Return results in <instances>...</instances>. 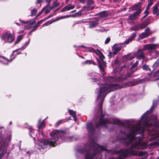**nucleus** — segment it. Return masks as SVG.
I'll use <instances>...</instances> for the list:
<instances>
[{"label": "nucleus", "mask_w": 159, "mask_h": 159, "mask_svg": "<svg viewBox=\"0 0 159 159\" xmlns=\"http://www.w3.org/2000/svg\"><path fill=\"white\" fill-rule=\"evenodd\" d=\"M122 87H121L118 84H104L102 85L99 89H97L96 91V93L98 94V99L101 98V102L100 105L101 113L102 112V102L104 99L107 94L115 90L119 89Z\"/></svg>", "instance_id": "nucleus-1"}, {"label": "nucleus", "mask_w": 159, "mask_h": 159, "mask_svg": "<svg viewBox=\"0 0 159 159\" xmlns=\"http://www.w3.org/2000/svg\"><path fill=\"white\" fill-rule=\"evenodd\" d=\"M59 133V131L57 130L53 131L50 134V135L52 137V141L50 140H45L43 143V146L44 145H49L52 146H54L55 142L57 140V138H54V137H57Z\"/></svg>", "instance_id": "nucleus-2"}, {"label": "nucleus", "mask_w": 159, "mask_h": 159, "mask_svg": "<svg viewBox=\"0 0 159 159\" xmlns=\"http://www.w3.org/2000/svg\"><path fill=\"white\" fill-rule=\"evenodd\" d=\"M140 129V127L139 125H134L133 126L131 129V134L126 136L127 139L129 141L128 143H130L134 139L135 135L138 134L137 132Z\"/></svg>", "instance_id": "nucleus-3"}, {"label": "nucleus", "mask_w": 159, "mask_h": 159, "mask_svg": "<svg viewBox=\"0 0 159 159\" xmlns=\"http://www.w3.org/2000/svg\"><path fill=\"white\" fill-rule=\"evenodd\" d=\"M15 39L14 34L6 32L4 33L2 36V40L5 42L11 43L13 42Z\"/></svg>", "instance_id": "nucleus-4"}, {"label": "nucleus", "mask_w": 159, "mask_h": 159, "mask_svg": "<svg viewBox=\"0 0 159 159\" xmlns=\"http://www.w3.org/2000/svg\"><path fill=\"white\" fill-rule=\"evenodd\" d=\"M130 150L129 149H123L120 152V155L118 159H122L126 157L127 155L130 154H132L134 156H137L138 152H129Z\"/></svg>", "instance_id": "nucleus-5"}, {"label": "nucleus", "mask_w": 159, "mask_h": 159, "mask_svg": "<svg viewBox=\"0 0 159 159\" xmlns=\"http://www.w3.org/2000/svg\"><path fill=\"white\" fill-rule=\"evenodd\" d=\"M120 121L118 119L114 118L113 119V122L111 123V122L109 121L107 119H100L99 120V123L97 125V126H98L100 125H105V124L109 123H113L114 124H118L120 123Z\"/></svg>", "instance_id": "nucleus-6"}, {"label": "nucleus", "mask_w": 159, "mask_h": 159, "mask_svg": "<svg viewBox=\"0 0 159 159\" xmlns=\"http://www.w3.org/2000/svg\"><path fill=\"white\" fill-rule=\"evenodd\" d=\"M148 78L152 81L159 80V69L157 71L151 72L148 74Z\"/></svg>", "instance_id": "nucleus-7"}, {"label": "nucleus", "mask_w": 159, "mask_h": 159, "mask_svg": "<svg viewBox=\"0 0 159 159\" xmlns=\"http://www.w3.org/2000/svg\"><path fill=\"white\" fill-rule=\"evenodd\" d=\"M94 7L93 2V0H88L87 5L84 6L82 9V10L87 11L92 9Z\"/></svg>", "instance_id": "nucleus-8"}, {"label": "nucleus", "mask_w": 159, "mask_h": 159, "mask_svg": "<svg viewBox=\"0 0 159 159\" xmlns=\"http://www.w3.org/2000/svg\"><path fill=\"white\" fill-rule=\"evenodd\" d=\"M157 47V44H148L144 45L143 50H152L155 49Z\"/></svg>", "instance_id": "nucleus-9"}, {"label": "nucleus", "mask_w": 159, "mask_h": 159, "mask_svg": "<svg viewBox=\"0 0 159 159\" xmlns=\"http://www.w3.org/2000/svg\"><path fill=\"white\" fill-rule=\"evenodd\" d=\"M138 17L137 16L134 14H132L129 16L128 18V23L132 24L134 23V21L138 19Z\"/></svg>", "instance_id": "nucleus-10"}, {"label": "nucleus", "mask_w": 159, "mask_h": 159, "mask_svg": "<svg viewBox=\"0 0 159 159\" xmlns=\"http://www.w3.org/2000/svg\"><path fill=\"white\" fill-rule=\"evenodd\" d=\"M143 49H139L138 50L136 53H135L134 55L138 59L144 58V52H143Z\"/></svg>", "instance_id": "nucleus-11"}, {"label": "nucleus", "mask_w": 159, "mask_h": 159, "mask_svg": "<svg viewBox=\"0 0 159 159\" xmlns=\"http://www.w3.org/2000/svg\"><path fill=\"white\" fill-rule=\"evenodd\" d=\"M146 27L145 26L143 23L140 24L138 23L135 25L134 26L133 28V30H136L139 29H143L144 28Z\"/></svg>", "instance_id": "nucleus-12"}, {"label": "nucleus", "mask_w": 159, "mask_h": 159, "mask_svg": "<svg viewBox=\"0 0 159 159\" xmlns=\"http://www.w3.org/2000/svg\"><path fill=\"white\" fill-rule=\"evenodd\" d=\"M145 145L141 144L140 142L136 143L135 144L132 145L133 148H135L138 149H143L144 148Z\"/></svg>", "instance_id": "nucleus-13"}, {"label": "nucleus", "mask_w": 159, "mask_h": 159, "mask_svg": "<svg viewBox=\"0 0 159 159\" xmlns=\"http://www.w3.org/2000/svg\"><path fill=\"white\" fill-rule=\"evenodd\" d=\"M75 7V5H73L72 4H69L66 6L62 9L63 11H69V10L73 9Z\"/></svg>", "instance_id": "nucleus-14"}, {"label": "nucleus", "mask_w": 159, "mask_h": 159, "mask_svg": "<svg viewBox=\"0 0 159 159\" xmlns=\"http://www.w3.org/2000/svg\"><path fill=\"white\" fill-rule=\"evenodd\" d=\"M121 46L116 44H115L112 48V50L116 53L120 50Z\"/></svg>", "instance_id": "nucleus-15"}, {"label": "nucleus", "mask_w": 159, "mask_h": 159, "mask_svg": "<svg viewBox=\"0 0 159 159\" xmlns=\"http://www.w3.org/2000/svg\"><path fill=\"white\" fill-rule=\"evenodd\" d=\"M94 146L95 148V152H96V151H100L101 150H105V148L104 147L97 144H95Z\"/></svg>", "instance_id": "nucleus-16"}, {"label": "nucleus", "mask_w": 159, "mask_h": 159, "mask_svg": "<svg viewBox=\"0 0 159 159\" xmlns=\"http://www.w3.org/2000/svg\"><path fill=\"white\" fill-rule=\"evenodd\" d=\"M152 13L153 14L157 16L159 15V10L157 6L155 5L153 7Z\"/></svg>", "instance_id": "nucleus-17"}, {"label": "nucleus", "mask_w": 159, "mask_h": 159, "mask_svg": "<svg viewBox=\"0 0 159 159\" xmlns=\"http://www.w3.org/2000/svg\"><path fill=\"white\" fill-rule=\"evenodd\" d=\"M68 17H69V16H63L58 17L56 18V19L53 20L52 21H50V24H52V23H53L55 22H56V21H57L58 20H59L61 19L65 18H67Z\"/></svg>", "instance_id": "nucleus-18"}, {"label": "nucleus", "mask_w": 159, "mask_h": 159, "mask_svg": "<svg viewBox=\"0 0 159 159\" xmlns=\"http://www.w3.org/2000/svg\"><path fill=\"white\" fill-rule=\"evenodd\" d=\"M41 119H39L38 122V128L39 129L43 127L45 125V124L44 121H43L41 122Z\"/></svg>", "instance_id": "nucleus-19"}, {"label": "nucleus", "mask_w": 159, "mask_h": 159, "mask_svg": "<svg viewBox=\"0 0 159 159\" xmlns=\"http://www.w3.org/2000/svg\"><path fill=\"white\" fill-rule=\"evenodd\" d=\"M87 128L89 131H91L93 129V125L92 123H89L87 124Z\"/></svg>", "instance_id": "nucleus-20"}, {"label": "nucleus", "mask_w": 159, "mask_h": 159, "mask_svg": "<svg viewBox=\"0 0 159 159\" xmlns=\"http://www.w3.org/2000/svg\"><path fill=\"white\" fill-rule=\"evenodd\" d=\"M44 7L46 8L44 10V12L46 14L49 13L52 8L51 7H47V6H46Z\"/></svg>", "instance_id": "nucleus-21"}, {"label": "nucleus", "mask_w": 159, "mask_h": 159, "mask_svg": "<svg viewBox=\"0 0 159 159\" xmlns=\"http://www.w3.org/2000/svg\"><path fill=\"white\" fill-rule=\"evenodd\" d=\"M98 23L97 21H93L91 22L89 25V28H92L94 27L98 24Z\"/></svg>", "instance_id": "nucleus-22"}, {"label": "nucleus", "mask_w": 159, "mask_h": 159, "mask_svg": "<svg viewBox=\"0 0 159 159\" xmlns=\"http://www.w3.org/2000/svg\"><path fill=\"white\" fill-rule=\"evenodd\" d=\"M159 65V58H158L157 61L154 63L152 66V68L154 70H155L156 67Z\"/></svg>", "instance_id": "nucleus-23"}, {"label": "nucleus", "mask_w": 159, "mask_h": 159, "mask_svg": "<svg viewBox=\"0 0 159 159\" xmlns=\"http://www.w3.org/2000/svg\"><path fill=\"white\" fill-rule=\"evenodd\" d=\"M99 15L102 17H106L107 16V12L105 11L101 12L99 14Z\"/></svg>", "instance_id": "nucleus-24"}, {"label": "nucleus", "mask_w": 159, "mask_h": 159, "mask_svg": "<svg viewBox=\"0 0 159 159\" xmlns=\"http://www.w3.org/2000/svg\"><path fill=\"white\" fill-rule=\"evenodd\" d=\"M149 36L148 34H147L145 32L142 33L140 35V38L143 39Z\"/></svg>", "instance_id": "nucleus-25"}, {"label": "nucleus", "mask_w": 159, "mask_h": 159, "mask_svg": "<svg viewBox=\"0 0 159 159\" xmlns=\"http://www.w3.org/2000/svg\"><path fill=\"white\" fill-rule=\"evenodd\" d=\"M135 36L133 35L130 38H129L126 40L125 42V43L126 44H128L129 42L131 41L135 37Z\"/></svg>", "instance_id": "nucleus-26"}, {"label": "nucleus", "mask_w": 159, "mask_h": 159, "mask_svg": "<svg viewBox=\"0 0 159 159\" xmlns=\"http://www.w3.org/2000/svg\"><path fill=\"white\" fill-rule=\"evenodd\" d=\"M150 19L149 18H148L143 22V23L146 27L150 24Z\"/></svg>", "instance_id": "nucleus-27"}, {"label": "nucleus", "mask_w": 159, "mask_h": 159, "mask_svg": "<svg viewBox=\"0 0 159 159\" xmlns=\"http://www.w3.org/2000/svg\"><path fill=\"white\" fill-rule=\"evenodd\" d=\"M143 70H145L146 71H151L150 68L149 67V66L148 65L146 64H145L143 66Z\"/></svg>", "instance_id": "nucleus-28"}, {"label": "nucleus", "mask_w": 159, "mask_h": 159, "mask_svg": "<svg viewBox=\"0 0 159 159\" xmlns=\"http://www.w3.org/2000/svg\"><path fill=\"white\" fill-rule=\"evenodd\" d=\"M22 35H21L18 36L16 41L15 43V44L17 43L21 40L22 38Z\"/></svg>", "instance_id": "nucleus-29"}, {"label": "nucleus", "mask_w": 159, "mask_h": 159, "mask_svg": "<svg viewBox=\"0 0 159 159\" xmlns=\"http://www.w3.org/2000/svg\"><path fill=\"white\" fill-rule=\"evenodd\" d=\"M145 32L147 34H148L149 36L151 35L152 34V32L150 31V29L148 27L145 30Z\"/></svg>", "instance_id": "nucleus-30"}, {"label": "nucleus", "mask_w": 159, "mask_h": 159, "mask_svg": "<svg viewBox=\"0 0 159 159\" xmlns=\"http://www.w3.org/2000/svg\"><path fill=\"white\" fill-rule=\"evenodd\" d=\"M147 154V152H146L141 151L139 152L138 154V156H144Z\"/></svg>", "instance_id": "nucleus-31"}, {"label": "nucleus", "mask_w": 159, "mask_h": 159, "mask_svg": "<svg viewBox=\"0 0 159 159\" xmlns=\"http://www.w3.org/2000/svg\"><path fill=\"white\" fill-rule=\"evenodd\" d=\"M37 12V10L36 9H34L31 11V16H33L36 15V13Z\"/></svg>", "instance_id": "nucleus-32"}, {"label": "nucleus", "mask_w": 159, "mask_h": 159, "mask_svg": "<svg viewBox=\"0 0 159 159\" xmlns=\"http://www.w3.org/2000/svg\"><path fill=\"white\" fill-rule=\"evenodd\" d=\"M116 54V53H115V52L114 51H113V52H109V55L110 57H111L114 56Z\"/></svg>", "instance_id": "nucleus-33"}, {"label": "nucleus", "mask_w": 159, "mask_h": 159, "mask_svg": "<svg viewBox=\"0 0 159 159\" xmlns=\"http://www.w3.org/2000/svg\"><path fill=\"white\" fill-rule=\"evenodd\" d=\"M138 63L139 61H137L135 63H134L132 67H131L130 69L131 70L134 69L137 66Z\"/></svg>", "instance_id": "nucleus-34"}, {"label": "nucleus", "mask_w": 159, "mask_h": 159, "mask_svg": "<svg viewBox=\"0 0 159 159\" xmlns=\"http://www.w3.org/2000/svg\"><path fill=\"white\" fill-rule=\"evenodd\" d=\"M141 9L140 8H138V10L137 11L134 12V14H134L135 15H136V16H137V15L139 14L140 13H141Z\"/></svg>", "instance_id": "nucleus-35"}, {"label": "nucleus", "mask_w": 159, "mask_h": 159, "mask_svg": "<svg viewBox=\"0 0 159 159\" xmlns=\"http://www.w3.org/2000/svg\"><path fill=\"white\" fill-rule=\"evenodd\" d=\"M68 111L70 114L72 115V116L76 114L75 112L72 110L69 109Z\"/></svg>", "instance_id": "nucleus-36"}, {"label": "nucleus", "mask_w": 159, "mask_h": 159, "mask_svg": "<svg viewBox=\"0 0 159 159\" xmlns=\"http://www.w3.org/2000/svg\"><path fill=\"white\" fill-rule=\"evenodd\" d=\"M91 64V61L90 60H87L82 63V64L84 65Z\"/></svg>", "instance_id": "nucleus-37"}, {"label": "nucleus", "mask_w": 159, "mask_h": 159, "mask_svg": "<svg viewBox=\"0 0 159 159\" xmlns=\"http://www.w3.org/2000/svg\"><path fill=\"white\" fill-rule=\"evenodd\" d=\"M134 57L133 56H131L130 55H129L127 56L126 58L128 60H131Z\"/></svg>", "instance_id": "nucleus-38"}, {"label": "nucleus", "mask_w": 159, "mask_h": 159, "mask_svg": "<svg viewBox=\"0 0 159 159\" xmlns=\"http://www.w3.org/2000/svg\"><path fill=\"white\" fill-rule=\"evenodd\" d=\"M59 5V4L58 3L55 2L53 4V6L52 7V8H55V7L58 6Z\"/></svg>", "instance_id": "nucleus-39"}, {"label": "nucleus", "mask_w": 159, "mask_h": 159, "mask_svg": "<svg viewBox=\"0 0 159 159\" xmlns=\"http://www.w3.org/2000/svg\"><path fill=\"white\" fill-rule=\"evenodd\" d=\"M98 67L100 70H101L103 72H104V69H103L102 64H101L99 63Z\"/></svg>", "instance_id": "nucleus-40"}, {"label": "nucleus", "mask_w": 159, "mask_h": 159, "mask_svg": "<svg viewBox=\"0 0 159 159\" xmlns=\"http://www.w3.org/2000/svg\"><path fill=\"white\" fill-rule=\"evenodd\" d=\"M50 21H49L48 22H46L44 23L43 25V26H47V25H48L49 24H50Z\"/></svg>", "instance_id": "nucleus-41"}, {"label": "nucleus", "mask_w": 159, "mask_h": 159, "mask_svg": "<svg viewBox=\"0 0 159 159\" xmlns=\"http://www.w3.org/2000/svg\"><path fill=\"white\" fill-rule=\"evenodd\" d=\"M99 57L102 60H103V59L105 58V57L102 54V53H101L100 55L99 56Z\"/></svg>", "instance_id": "nucleus-42"}, {"label": "nucleus", "mask_w": 159, "mask_h": 159, "mask_svg": "<svg viewBox=\"0 0 159 159\" xmlns=\"http://www.w3.org/2000/svg\"><path fill=\"white\" fill-rule=\"evenodd\" d=\"M110 41V38L109 37L107 38L105 41V43H108Z\"/></svg>", "instance_id": "nucleus-43"}, {"label": "nucleus", "mask_w": 159, "mask_h": 159, "mask_svg": "<svg viewBox=\"0 0 159 159\" xmlns=\"http://www.w3.org/2000/svg\"><path fill=\"white\" fill-rule=\"evenodd\" d=\"M46 8L45 7H44L42 10L41 11L38 13V16H39L44 11V9Z\"/></svg>", "instance_id": "nucleus-44"}, {"label": "nucleus", "mask_w": 159, "mask_h": 159, "mask_svg": "<svg viewBox=\"0 0 159 159\" xmlns=\"http://www.w3.org/2000/svg\"><path fill=\"white\" fill-rule=\"evenodd\" d=\"M38 27L37 25H36L34 26V29L31 31V32H32L36 30Z\"/></svg>", "instance_id": "nucleus-45"}, {"label": "nucleus", "mask_w": 159, "mask_h": 159, "mask_svg": "<svg viewBox=\"0 0 159 159\" xmlns=\"http://www.w3.org/2000/svg\"><path fill=\"white\" fill-rule=\"evenodd\" d=\"M61 121H62V120H60L59 121L57 122L56 124V126H58L61 123Z\"/></svg>", "instance_id": "nucleus-46"}, {"label": "nucleus", "mask_w": 159, "mask_h": 159, "mask_svg": "<svg viewBox=\"0 0 159 159\" xmlns=\"http://www.w3.org/2000/svg\"><path fill=\"white\" fill-rule=\"evenodd\" d=\"M61 121H62V120H60L59 121L57 122L56 124V126H58L61 123Z\"/></svg>", "instance_id": "nucleus-47"}, {"label": "nucleus", "mask_w": 159, "mask_h": 159, "mask_svg": "<svg viewBox=\"0 0 159 159\" xmlns=\"http://www.w3.org/2000/svg\"><path fill=\"white\" fill-rule=\"evenodd\" d=\"M90 154H87V156L86 157L85 159H91V157H90Z\"/></svg>", "instance_id": "nucleus-48"}, {"label": "nucleus", "mask_w": 159, "mask_h": 159, "mask_svg": "<svg viewBox=\"0 0 159 159\" xmlns=\"http://www.w3.org/2000/svg\"><path fill=\"white\" fill-rule=\"evenodd\" d=\"M149 13V11H148V10L147 9H145V11H144V14L145 15H147L148 16V15Z\"/></svg>", "instance_id": "nucleus-49"}, {"label": "nucleus", "mask_w": 159, "mask_h": 159, "mask_svg": "<svg viewBox=\"0 0 159 159\" xmlns=\"http://www.w3.org/2000/svg\"><path fill=\"white\" fill-rule=\"evenodd\" d=\"M148 2H148V5H149V6H151L152 5V4H153V1H150V0H148Z\"/></svg>", "instance_id": "nucleus-50"}, {"label": "nucleus", "mask_w": 159, "mask_h": 159, "mask_svg": "<svg viewBox=\"0 0 159 159\" xmlns=\"http://www.w3.org/2000/svg\"><path fill=\"white\" fill-rule=\"evenodd\" d=\"M121 70V68H118V70H113L114 72L115 73H116V72H118V70H119V71H120V70Z\"/></svg>", "instance_id": "nucleus-51"}, {"label": "nucleus", "mask_w": 159, "mask_h": 159, "mask_svg": "<svg viewBox=\"0 0 159 159\" xmlns=\"http://www.w3.org/2000/svg\"><path fill=\"white\" fill-rule=\"evenodd\" d=\"M155 106V102H154L153 103L152 106L151 108V111L153 108Z\"/></svg>", "instance_id": "nucleus-52"}, {"label": "nucleus", "mask_w": 159, "mask_h": 159, "mask_svg": "<svg viewBox=\"0 0 159 159\" xmlns=\"http://www.w3.org/2000/svg\"><path fill=\"white\" fill-rule=\"evenodd\" d=\"M42 0H37L36 1V3L37 4H39L41 2H42Z\"/></svg>", "instance_id": "nucleus-53"}, {"label": "nucleus", "mask_w": 159, "mask_h": 159, "mask_svg": "<svg viewBox=\"0 0 159 159\" xmlns=\"http://www.w3.org/2000/svg\"><path fill=\"white\" fill-rule=\"evenodd\" d=\"M87 0H80V2L84 4L87 1Z\"/></svg>", "instance_id": "nucleus-54"}, {"label": "nucleus", "mask_w": 159, "mask_h": 159, "mask_svg": "<svg viewBox=\"0 0 159 159\" xmlns=\"http://www.w3.org/2000/svg\"><path fill=\"white\" fill-rule=\"evenodd\" d=\"M73 118H74V119L75 121H76V120H77L76 118V114L73 116Z\"/></svg>", "instance_id": "nucleus-55"}, {"label": "nucleus", "mask_w": 159, "mask_h": 159, "mask_svg": "<svg viewBox=\"0 0 159 159\" xmlns=\"http://www.w3.org/2000/svg\"><path fill=\"white\" fill-rule=\"evenodd\" d=\"M39 147H38V148L39 149H40L41 148H44V147H43V146L41 144H40V146L39 145Z\"/></svg>", "instance_id": "nucleus-56"}, {"label": "nucleus", "mask_w": 159, "mask_h": 159, "mask_svg": "<svg viewBox=\"0 0 159 159\" xmlns=\"http://www.w3.org/2000/svg\"><path fill=\"white\" fill-rule=\"evenodd\" d=\"M150 7V6H149V5H148H148H147V6L146 7V9H147L148 10H149V9Z\"/></svg>", "instance_id": "nucleus-57"}, {"label": "nucleus", "mask_w": 159, "mask_h": 159, "mask_svg": "<svg viewBox=\"0 0 159 159\" xmlns=\"http://www.w3.org/2000/svg\"><path fill=\"white\" fill-rule=\"evenodd\" d=\"M42 21H38L37 23V25H39L40 24H41L42 23Z\"/></svg>", "instance_id": "nucleus-58"}, {"label": "nucleus", "mask_w": 159, "mask_h": 159, "mask_svg": "<svg viewBox=\"0 0 159 159\" xmlns=\"http://www.w3.org/2000/svg\"><path fill=\"white\" fill-rule=\"evenodd\" d=\"M147 15H145L142 18V20H143V19H144L146 17H147Z\"/></svg>", "instance_id": "nucleus-59"}, {"label": "nucleus", "mask_w": 159, "mask_h": 159, "mask_svg": "<svg viewBox=\"0 0 159 159\" xmlns=\"http://www.w3.org/2000/svg\"><path fill=\"white\" fill-rule=\"evenodd\" d=\"M143 80H140L139 81V83H142L143 82Z\"/></svg>", "instance_id": "nucleus-60"}, {"label": "nucleus", "mask_w": 159, "mask_h": 159, "mask_svg": "<svg viewBox=\"0 0 159 159\" xmlns=\"http://www.w3.org/2000/svg\"><path fill=\"white\" fill-rule=\"evenodd\" d=\"M102 63H103V64L104 66L106 65V62L105 61H104L103 60V61H102Z\"/></svg>", "instance_id": "nucleus-61"}, {"label": "nucleus", "mask_w": 159, "mask_h": 159, "mask_svg": "<svg viewBox=\"0 0 159 159\" xmlns=\"http://www.w3.org/2000/svg\"><path fill=\"white\" fill-rule=\"evenodd\" d=\"M21 22L23 23H28V22H24L23 21H20Z\"/></svg>", "instance_id": "nucleus-62"}, {"label": "nucleus", "mask_w": 159, "mask_h": 159, "mask_svg": "<svg viewBox=\"0 0 159 159\" xmlns=\"http://www.w3.org/2000/svg\"><path fill=\"white\" fill-rule=\"evenodd\" d=\"M138 159H146V157H142L140 158H139Z\"/></svg>", "instance_id": "nucleus-63"}, {"label": "nucleus", "mask_w": 159, "mask_h": 159, "mask_svg": "<svg viewBox=\"0 0 159 159\" xmlns=\"http://www.w3.org/2000/svg\"><path fill=\"white\" fill-rule=\"evenodd\" d=\"M29 44V42H27L26 43H25V46H27V45H28V44Z\"/></svg>", "instance_id": "nucleus-64"}]
</instances>
